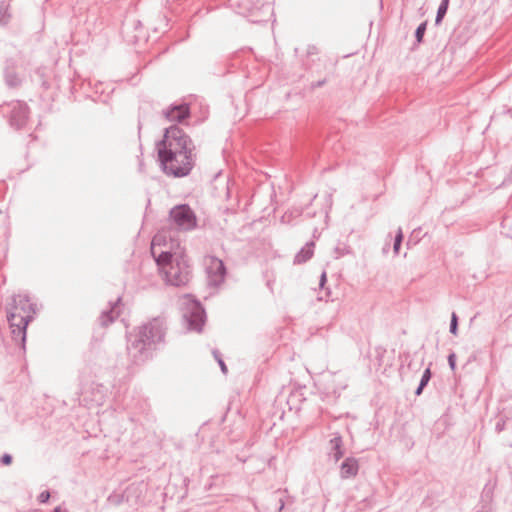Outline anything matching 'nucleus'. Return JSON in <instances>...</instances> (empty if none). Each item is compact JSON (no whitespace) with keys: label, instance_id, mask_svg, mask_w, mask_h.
<instances>
[{"label":"nucleus","instance_id":"obj_16","mask_svg":"<svg viewBox=\"0 0 512 512\" xmlns=\"http://www.w3.org/2000/svg\"><path fill=\"white\" fill-rule=\"evenodd\" d=\"M313 247L314 243H307L296 255L294 258V263L301 264L308 261L313 255Z\"/></svg>","mask_w":512,"mask_h":512},{"label":"nucleus","instance_id":"obj_22","mask_svg":"<svg viewBox=\"0 0 512 512\" xmlns=\"http://www.w3.org/2000/svg\"><path fill=\"white\" fill-rule=\"evenodd\" d=\"M448 363H449L450 368L452 370H455V367H456V355L454 353H451L448 356Z\"/></svg>","mask_w":512,"mask_h":512},{"label":"nucleus","instance_id":"obj_31","mask_svg":"<svg viewBox=\"0 0 512 512\" xmlns=\"http://www.w3.org/2000/svg\"><path fill=\"white\" fill-rule=\"evenodd\" d=\"M389 244H387L385 247H383V253H386L388 251Z\"/></svg>","mask_w":512,"mask_h":512},{"label":"nucleus","instance_id":"obj_30","mask_svg":"<svg viewBox=\"0 0 512 512\" xmlns=\"http://www.w3.org/2000/svg\"><path fill=\"white\" fill-rule=\"evenodd\" d=\"M325 81H319L317 82L315 85H313L314 87H320L324 84Z\"/></svg>","mask_w":512,"mask_h":512},{"label":"nucleus","instance_id":"obj_25","mask_svg":"<svg viewBox=\"0 0 512 512\" xmlns=\"http://www.w3.org/2000/svg\"><path fill=\"white\" fill-rule=\"evenodd\" d=\"M326 280H327V278H326V272H323V273L321 274L320 282H319V286H320L321 288H323V287H324V284L326 283Z\"/></svg>","mask_w":512,"mask_h":512},{"label":"nucleus","instance_id":"obj_17","mask_svg":"<svg viewBox=\"0 0 512 512\" xmlns=\"http://www.w3.org/2000/svg\"><path fill=\"white\" fill-rule=\"evenodd\" d=\"M449 1L450 0H441V3L438 7L436 18H435V24L439 25L443 18L445 17L448 7H449Z\"/></svg>","mask_w":512,"mask_h":512},{"label":"nucleus","instance_id":"obj_10","mask_svg":"<svg viewBox=\"0 0 512 512\" xmlns=\"http://www.w3.org/2000/svg\"><path fill=\"white\" fill-rule=\"evenodd\" d=\"M28 118V106L20 101H16L12 104L10 114V125L16 129L22 128Z\"/></svg>","mask_w":512,"mask_h":512},{"label":"nucleus","instance_id":"obj_12","mask_svg":"<svg viewBox=\"0 0 512 512\" xmlns=\"http://www.w3.org/2000/svg\"><path fill=\"white\" fill-rule=\"evenodd\" d=\"M189 107L187 104L173 105L164 111V116L169 121L181 122L189 116Z\"/></svg>","mask_w":512,"mask_h":512},{"label":"nucleus","instance_id":"obj_23","mask_svg":"<svg viewBox=\"0 0 512 512\" xmlns=\"http://www.w3.org/2000/svg\"><path fill=\"white\" fill-rule=\"evenodd\" d=\"M1 463L4 464V465H8L12 462V456L10 454H4L2 457H1Z\"/></svg>","mask_w":512,"mask_h":512},{"label":"nucleus","instance_id":"obj_18","mask_svg":"<svg viewBox=\"0 0 512 512\" xmlns=\"http://www.w3.org/2000/svg\"><path fill=\"white\" fill-rule=\"evenodd\" d=\"M402 240H403V233H402L401 228H399L398 232L395 236L394 245H393V251L396 255L399 253Z\"/></svg>","mask_w":512,"mask_h":512},{"label":"nucleus","instance_id":"obj_1","mask_svg":"<svg viewBox=\"0 0 512 512\" xmlns=\"http://www.w3.org/2000/svg\"><path fill=\"white\" fill-rule=\"evenodd\" d=\"M158 160L165 174L187 176L195 164L191 138L178 126L165 129L163 139L157 143Z\"/></svg>","mask_w":512,"mask_h":512},{"label":"nucleus","instance_id":"obj_29","mask_svg":"<svg viewBox=\"0 0 512 512\" xmlns=\"http://www.w3.org/2000/svg\"><path fill=\"white\" fill-rule=\"evenodd\" d=\"M215 359L218 361V359H221L219 353L217 351H213Z\"/></svg>","mask_w":512,"mask_h":512},{"label":"nucleus","instance_id":"obj_20","mask_svg":"<svg viewBox=\"0 0 512 512\" xmlns=\"http://www.w3.org/2000/svg\"><path fill=\"white\" fill-rule=\"evenodd\" d=\"M449 330H450V333H452L453 335L457 334V331H458V317H457L455 312H453L452 315H451V322H450Z\"/></svg>","mask_w":512,"mask_h":512},{"label":"nucleus","instance_id":"obj_14","mask_svg":"<svg viewBox=\"0 0 512 512\" xmlns=\"http://www.w3.org/2000/svg\"><path fill=\"white\" fill-rule=\"evenodd\" d=\"M330 455L335 461H338L343 456V442L342 437L339 434H334L333 438L329 441Z\"/></svg>","mask_w":512,"mask_h":512},{"label":"nucleus","instance_id":"obj_7","mask_svg":"<svg viewBox=\"0 0 512 512\" xmlns=\"http://www.w3.org/2000/svg\"><path fill=\"white\" fill-rule=\"evenodd\" d=\"M18 316L19 314L16 311H7V320L11 328L13 339L24 344L26 340L27 325L32 320V316L25 315L24 317L17 319Z\"/></svg>","mask_w":512,"mask_h":512},{"label":"nucleus","instance_id":"obj_3","mask_svg":"<svg viewBox=\"0 0 512 512\" xmlns=\"http://www.w3.org/2000/svg\"><path fill=\"white\" fill-rule=\"evenodd\" d=\"M165 236L156 234L152 240L151 252L167 284L180 287L186 285L191 277L188 260L182 252L161 250L157 254V247L161 246Z\"/></svg>","mask_w":512,"mask_h":512},{"label":"nucleus","instance_id":"obj_2","mask_svg":"<svg viewBox=\"0 0 512 512\" xmlns=\"http://www.w3.org/2000/svg\"><path fill=\"white\" fill-rule=\"evenodd\" d=\"M166 332L163 318L156 317L137 327L127 336V354L134 365H141L153 357L163 343Z\"/></svg>","mask_w":512,"mask_h":512},{"label":"nucleus","instance_id":"obj_4","mask_svg":"<svg viewBox=\"0 0 512 512\" xmlns=\"http://www.w3.org/2000/svg\"><path fill=\"white\" fill-rule=\"evenodd\" d=\"M183 322L190 331L201 332L206 320L203 307L197 301H190L183 312Z\"/></svg>","mask_w":512,"mask_h":512},{"label":"nucleus","instance_id":"obj_6","mask_svg":"<svg viewBox=\"0 0 512 512\" xmlns=\"http://www.w3.org/2000/svg\"><path fill=\"white\" fill-rule=\"evenodd\" d=\"M239 5L252 18V22L265 21V17L272 13L271 0H243Z\"/></svg>","mask_w":512,"mask_h":512},{"label":"nucleus","instance_id":"obj_13","mask_svg":"<svg viewBox=\"0 0 512 512\" xmlns=\"http://www.w3.org/2000/svg\"><path fill=\"white\" fill-rule=\"evenodd\" d=\"M120 298L110 307L109 310L102 312L100 316V322L102 326H107L112 323L120 314L119 310Z\"/></svg>","mask_w":512,"mask_h":512},{"label":"nucleus","instance_id":"obj_28","mask_svg":"<svg viewBox=\"0 0 512 512\" xmlns=\"http://www.w3.org/2000/svg\"><path fill=\"white\" fill-rule=\"evenodd\" d=\"M423 389H424V386H421L419 384L417 389H416V391H415V394L419 396L422 393Z\"/></svg>","mask_w":512,"mask_h":512},{"label":"nucleus","instance_id":"obj_11","mask_svg":"<svg viewBox=\"0 0 512 512\" xmlns=\"http://www.w3.org/2000/svg\"><path fill=\"white\" fill-rule=\"evenodd\" d=\"M17 67L14 61L8 60L4 69L5 83L10 88H15L21 85L22 77L16 71Z\"/></svg>","mask_w":512,"mask_h":512},{"label":"nucleus","instance_id":"obj_27","mask_svg":"<svg viewBox=\"0 0 512 512\" xmlns=\"http://www.w3.org/2000/svg\"><path fill=\"white\" fill-rule=\"evenodd\" d=\"M308 55H314L317 54V48L315 46H309L307 49Z\"/></svg>","mask_w":512,"mask_h":512},{"label":"nucleus","instance_id":"obj_24","mask_svg":"<svg viewBox=\"0 0 512 512\" xmlns=\"http://www.w3.org/2000/svg\"><path fill=\"white\" fill-rule=\"evenodd\" d=\"M50 497V494L48 492H42L40 495H39V500L40 502L42 503H45Z\"/></svg>","mask_w":512,"mask_h":512},{"label":"nucleus","instance_id":"obj_19","mask_svg":"<svg viewBox=\"0 0 512 512\" xmlns=\"http://www.w3.org/2000/svg\"><path fill=\"white\" fill-rule=\"evenodd\" d=\"M425 31H426V22L421 23L415 31V37H416L417 42L420 43L422 41Z\"/></svg>","mask_w":512,"mask_h":512},{"label":"nucleus","instance_id":"obj_5","mask_svg":"<svg viewBox=\"0 0 512 512\" xmlns=\"http://www.w3.org/2000/svg\"><path fill=\"white\" fill-rule=\"evenodd\" d=\"M169 217L172 223L183 231L192 230L196 227V216L193 210L186 204L178 205L170 210Z\"/></svg>","mask_w":512,"mask_h":512},{"label":"nucleus","instance_id":"obj_26","mask_svg":"<svg viewBox=\"0 0 512 512\" xmlns=\"http://www.w3.org/2000/svg\"><path fill=\"white\" fill-rule=\"evenodd\" d=\"M219 366L223 373H227V366L222 359H218Z\"/></svg>","mask_w":512,"mask_h":512},{"label":"nucleus","instance_id":"obj_32","mask_svg":"<svg viewBox=\"0 0 512 512\" xmlns=\"http://www.w3.org/2000/svg\"><path fill=\"white\" fill-rule=\"evenodd\" d=\"M53 512H62L61 509L56 508Z\"/></svg>","mask_w":512,"mask_h":512},{"label":"nucleus","instance_id":"obj_8","mask_svg":"<svg viewBox=\"0 0 512 512\" xmlns=\"http://www.w3.org/2000/svg\"><path fill=\"white\" fill-rule=\"evenodd\" d=\"M206 271H207L208 284L210 286L217 287L225 279L226 268L224 266V263L216 257H210L207 260Z\"/></svg>","mask_w":512,"mask_h":512},{"label":"nucleus","instance_id":"obj_9","mask_svg":"<svg viewBox=\"0 0 512 512\" xmlns=\"http://www.w3.org/2000/svg\"><path fill=\"white\" fill-rule=\"evenodd\" d=\"M8 311H16L18 312L19 316L17 319H20V317H24L25 315H33L36 313L34 304L30 303V300L27 295H15L12 299V305L8 309Z\"/></svg>","mask_w":512,"mask_h":512},{"label":"nucleus","instance_id":"obj_15","mask_svg":"<svg viewBox=\"0 0 512 512\" xmlns=\"http://www.w3.org/2000/svg\"><path fill=\"white\" fill-rule=\"evenodd\" d=\"M358 471V462L354 458H347L341 465V475L344 478L354 477Z\"/></svg>","mask_w":512,"mask_h":512},{"label":"nucleus","instance_id":"obj_21","mask_svg":"<svg viewBox=\"0 0 512 512\" xmlns=\"http://www.w3.org/2000/svg\"><path fill=\"white\" fill-rule=\"evenodd\" d=\"M431 379V370L430 368H426L422 374L420 385L426 387V385L429 383Z\"/></svg>","mask_w":512,"mask_h":512}]
</instances>
